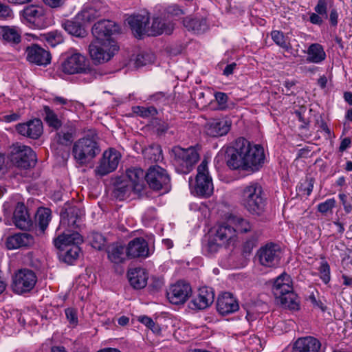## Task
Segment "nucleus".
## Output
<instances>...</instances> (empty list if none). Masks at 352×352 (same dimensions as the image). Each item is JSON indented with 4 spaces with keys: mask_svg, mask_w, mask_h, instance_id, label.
Instances as JSON below:
<instances>
[{
    "mask_svg": "<svg viewBox=\"0 0 352 352\" xmlns=\"http://www.w3.org/2000/svg\"><path fill=\"white\" fill-rule=\"evenodd\" d=\"M214 236L217 241L224 243L225 246L234 245L237 238L236 229L230 225L228 221L218 226Z\"/></svg>",
    "mask_w": 352,
    "mask_h": 352,
    "instance_id": "obj_21",
    "label": "nucleus"
},
{
    "mask_svg": "<svg viewBox=\"0 0 352 352\" xmlns=\"http://www.w3.org/2000/svg\"><path fill=\"white\" fill-rule=\"evenodd\" d=\"M16 130L21 135L37 140L43 134V123L38 118L30 120L27 122L16 124Z\"/></svg>",
    "mask_w": 352,
    "mask_h": 352,
    "instance_id": "obj_18",
    "label": "nucleus"
},
{
    "mask_svg": "<svg viewBox=\"0 0 352 352\" xmlns=\"http://www.w3.org/2000/svg\"><path fill=\"white\" fill-rule=\"evenodd\" d=\"M172 155L176 170L182 174L190 173L199 159L197 150L192 146L183 148L175 146L172 148Z\"/></svg>",
    "mask_w": 352,
    "mask_h": 352,
    "instance_id": "obj_6",
    "label": "nucleus"
},
{
    "mask_svg": "<svg viewBox=\"0 0 352 352\" xmlns=\"http://www.w3.org/2000/svg\"><path fill=\"white\" fill-rule=\"evenodd\" d=\"M14 17V12L10 6L0 1V19L8 20Z\"/></svg>",
    "mask_w": 352,
    "mask_h": 352,
    "instance_id": "obj_54",
    "label": "nucleus"
},
{
    "mask_svg": "<svg viewBox=\"0 0 352 352\" xmlns=\"http://www.w3.org/2000/svg\"><path fill=\"white\" fill-rule=\"evenodd\" d=\"M43 119L47 125L58 131L62 126V122L58 118L57 114L48 106L43 107Z\"/></svg>",
    "mask_w": 352,
    "mask_h": 352,
    "instance_id": "obj_44",
    "label": "nucleus"
},
{
    "mask_svg": "<svg viewBox=\"0 0 352 352\" xmlns=\"http://www.w3.org/2000/svg\"><path fill=\"white\" fill-rule=\"evenodd\" d=\"M197 176H203V177H209L208 170V162L206 160H203L197 167Z\"/></svg>",
    "mask_w": 352,
    "mask_h": 352,
    "instance_id": "obj_61",
    "label": "nucleus"
},
{
    "mask_svg": "<svg viewBox=\"0 0 352 352\" xmlns=\"http://www.w3.org/2000/svg\"><path fill=\"white\" fill-rule=\"evenodd\" d=\"M145 173L140 168H130L126 170L127 181L133 187V192L140 194L144 188Z\"/></svg>",
    "mask_w": 352,
    "mask_h": 352,
    "instance_id": "obj_26",
    "label": "nucleus"
},
{
    "mask_svg": "<svg viewBox=\"0 0 352 352\" xmlns=\"http://www.w3.org/2000/svg\"><path fill=\"white\" fill-rule=\"evenodd\" d=\"M272 292L277 301L283 307L292 311L300 309V300L294 292L291 276L285 272L273 280Z\"/></svg>",
    "mask_w": 352,
    "mask_h": 352,
    "instance_id": "obj_3",
    "label": "nucleus"
},
{
    "mask_svg": "<svg viewBox=\"0 0 352 352\" xmlns=\"http://www.w3.org/2000/svg\"><path fill=\"white\" fill-rule=\"evenodd\" d=\"M145 180L151 189L162 191L161 194L167 193L171 189L170 175L160 166H151L145 175Z\"/></svg>",
    "mask_w": 352,
    "mask_h": 352,
    "instance_id": "obj_7",
    "label": "nucleus"
},
{
    "mask_svg": "<svg viewBox=\"0 0 352 352\" xmlns=\"http://www.w3.org/2000/svg\"><path fill=\"white\" fill-rule=\"evenodd\" d=\"M228 221L230 224L234 226L236 233L239 232L240 233L250 232L252 234L253 232H256L254 230L253 225L248 219L241 216L230 214Z\"/></svg>",
    "mask_w": 352,
    "mask_h": 352,
    "instance_id": "obj_34",
    "label": "nucleus"
},
{
    "mask_svg": "<svg viewBox=\"0 0 352 352\" xmlns=\"http://www.w3.org/2000/svg\"><path fill=\"white\" fill-rule=\"evenodd\" d=\"M142 154L145 160L151 162H158L163 160L162 149L157 144H151L142 150Z\"/></svg>",
    "mask_w": 352,
    "mask_h": 352,
    "instance_id": "obj_40",
    "label": "nucleus"
},
{
    "mask_svg": "<svg viewBox=\"0 0 352 352\" xmlns=\"http://www.w3.org/2000/svg\"><path fill=\"white\" fill-rule=\"evenodd\" d=\"M321 342L313 336L299 338L294 342L292 352H320Z\"/></svg>",
    "mask_w": 352,
    "mask_h": 352,
    "instance_id": "obj_24",
    "label": "nucleus"
},
{
    "mask_svg": "<svg viewBox=\"0 0 352 352\" xmlns=\"http://www.w3.org/2000/svg\"><path fill=\"white\" fill-rule=\"evenodd\" d=\"M62 71L67 74H86L91 78H96L100 75L95 69L89 65V60L76 50H71L66 54V58L61 64Z\"/></svg>",
    "mask_w": 352,
    "mask_h": 352,
    "instance_id": "obj_5",
    "label": "nucleus"
},
{
    "mask_svg": "<svg viewBox=\"0 0 352 352\" xmlns=\"http://www.w3.org/2000/svg\"><path fill=\"white\" fill-rule=\"evenodd\" d=\"M131 191L133 192V187L126 179H118L114 184L113 196L120 201L124 200L129 197Z\"/></svg>",
    "mask_w": 352,
    "mask_h": 352,
    "instance_id": "obj_36",
    "label": "nucleus"
},
{
    "mask_svg": "<svg viewBox=\"0 0 352 352\" xmlns=\"http://www.w3.org/2000/svg\"><path fill=\"white\" fill-rule=\"evenodd\" d=\"M37 282L35 272L27 268L19 270L12 276V288L17 294L30 292Z\"/></svg>",
    "mask_w": 352,
    "mask_h": 352,
    "instance_id": "obj_8",
    "label": "nucleus"
},
{
    "mask_svg": "<svg viewBox=\"0 0 352 352\" xmlns=\"http://www.w3.org/2000/svg\"><path fill=\"white\" fill-rule=\"evenodd\" d=\"M167 13L172 16H179L185 14L184 11L176 4L169 6L166 8Z\"/></svg>",
    "mask_w": 352,
    "mask_h": 352,
    "instance_id": "obj_59",
    "label": "nucleus"
},
{
    "mask_svg": "<svg viewBox=\"0 0 352 352\" xmlns=\"http://www.w3.org/2000/svg\"><path fill=\"white\" fill-rule=\"evenodd\" d=\"M12 162L18 168L28 169L36 165V155L30 146L17 145L12 151Z\"/></svg>",
    "mask_w": 352,
    "mask_h": 352,
    "instance_id": "obj_10",
    "label": "nucleus"
},
{
    "mask_svg": "<svg viewBox=\"0 0 352 352\" xmlns=\"http://www.w3.org/2000/svg\"><path fill=\"white\" fill-rule=\"evenodd\" d=\"M25 53L26 59L30 63L46 67L51 63L50 52L37 44H32L27 47Z\"/></svg>",
    "mask_w": 352,
    "mask_h": 352,
    "instance_id": "obj_17",
    "label": "nucleus"
},
{
    "mask_svg": "<svg viewBox=\"0 0 352 352\" xmlns=\"http://www.w3.org/2000/svg\"><path fill=\"white\" fill-rule=\"evenodd\" d=\"M128 278L134 289H140L146 285L148 275L144 269L138 267L128 272Z\"/></svg>",
    "mask_w": 352,
    "mask_h": 352,
    "instance_id": "obj_31",
    "label": "nucleus"
},
{
    "mask_svg": "<svg viewBox=\"0 0 352 352\" xmlns=\"http://www.w3.org/2000/svg\"><path fill=\"white\" fill-rule=\"evenodd\" d=\"M44 39L51 47H55L63 42L62 34L58 31H52L43 35Z\"/></svg>",
    "mask_w": 352,
    "mask_h": 352,
    "instance_id": "obj_51",
    "label": "nucleus"
},
{
    "mask_svg": "<svg viewBox=\"0 0 352 352\" xmlns=\"http://www.w3.org/2000/svg\"><path fill=\"white\" fill-rule=\"evenodd\" d=\"M59 253V258L63 262L72 265L77 260L79 256L80 248L78 245H72L69 248H60Z\"/></svg>",
    "mask_w": 352,
    "mask_h": 352,
    "instance_id": "obj_42",
    "label": "nucleus"
},
{
    "mask_svg": "<svg viewBox=\"0 0 352 352\" xmlns=\"http://www.w3.org/2000/svg\"><path fill=\"white\" fill-rule=\"evenodd\" d=\"M66 318L71 324L76 325L78 322L77 311L74 308L69 307L65 311Z\"/></svg>",
    "mask_w": 352,
    "mask_h": 352,
    "instance_id": "obj_56",
    "label": "nucleus"
},
{
    "mask_svg": "<svg viewBox=\"0 0 352 352\" xmlns=\"http://www.w3.org/2000/svg\"><path fill=\"white\" fill-rule=\"evenodd\" d=\"M184 25L197 34L204 32L208 29L206 20L204 18L186 17L183 21Z\"/></svg>",
    "mask_w": 352,
    "mask_h": 352,
    "instance_id": "obj_41",
    "label": "nucleus"
},
{
    "mask_svg": "<svg viewBox=\"0 0 352 352\" xmlns=\"http://www.w3.org/2000/svg\"><path fill=\"white\" fill-rule=\"evenodd\" d=\"M75 130L73 128H69L67 131L61 130L56 133L57 142L59 144L68 146L74 140V135Z\"/></svg>",
    "mask_w": 352,
    "mask_h": 352,
    "instance_id": "obj_48",
    "label": "nucleus"
},
{
    "mask_svg": "<svg viewBox=\"0 0 352 352\" xmlns=\"http://www.w3.org/2000/svg\"><path fill=\"white\" fill-rule=\"evenodd\" d=\"M309 299L314 307L320 309L322 312L327 310V306L320 300H318L313 293L309 296Z\"/></svg>",
    "mask_w": 352,
    "mask_h": 352,
    "instance_id": "obj_60",
    "label": "nucleus"
},
{
    "mask_svg": "<svg viewBox=\"0 0 352 352\" xmlns=\"http://www.w3.org/2000/svg\"><path fill=\"white\" fill-rule=\"evenodd\" d=\"M281 250L278 245L268 243L256 252L259 263L266 267H276L280 263Z\"/></svg>",
    "mask_w": 352,
    "mask_h": 352,
    "instance_id": "obj_11",
    "label": "nucleus"
},
{
    "mask_svg": "<svg viewBox=\"0 0 352 352\" xmlns=\"http://www.w3.org/2000/svg\"><path fill=\"white\" fill-rule=\"evenodd\" d=\"M52 219V210L48 208L40 207L35 214V226L38 228V234H43Z\"/></svg>",
    "mask_w": 352,
    "mask_h": 352,
    "instance_id": "obj_33",
    "label": "nucleus"
},
{
    "mask_svg": "<svg viewBox=\"0 0 352 352\" xmlns=\"http://www.w3.org/2000/svg\"><path fill=\"white\" fill-rule=\"evenodd\" d=\"M164 285V282L162 278H157V277H153L151 279V283L148 285V287L153 292H156L160 291Z\"/></svg>",
    "mask_w": 352,
    "mask_h": 352,
    "instance_id": "obj_58",
    "label": "nucleus"
},
{
    "mask_svg": "<svg viewBox=\"0 0 352 352\" xmlns=\"http://www.w3.org/2000/svg\"><path fill=\"white\" fill-rule=\"evenodd\" d=\"M101 16V12L94 7L86 8L77 14V19H81L83 23H91Z\"/></svg>",
    "mask_w": 352,
    "mask_h": 352,
    "instance_id": "obj_46",
    "label": "nucleus"
},
{
    "mask_svg": "<svg viewBox=\"0 0 352 352\" xmlns=\"http://www.w3.org/2000/svg\"><path fill=\"white\" fill-rule=\"evenodd\" d=\"M107 47L104 45V43L100 41L92 42L89 45V54L95 63L101 64L111 58L113 54L108 50Z\"/></svg>",
    "mask_w": 352,
    "mask_h": 352,
    "instance_id": "obj_22",
    "label": "nucleus"
},
{
    "mask_svg": "<svg viewBox=\"0 0 352 352\" xmlns=\"http://www.w3.org/2000/svg\"><path fill=\"white\" fill-rule=\"evenodd\" d=\"M241 203L252 214L260 215L264 211L265 199L261 186L252 182L241 192Z\"/></svg>",
    "mask_w": 352,
    "mask_h": 352,
    "instance_id": "obj_4",
    "label": "nucleus"
},
{
    "mask_svg": "<svg viewBox=\"0 0 352 352\" xmlns=\"http://www.w3.org/2000/svg\"><path fill=\"white\" fill-rule=\"evenodd\" d=\"M126 248L118 243H113L108 248L107 254L109 259L114 263H122L124 260Z\"/></svg>",
    "mask_w": 352,
    "mask_h": 352,
    "instance_id": "obj_43",
    "label": "nucleus"
},
{
    "mask_svg": "<svg viewBox=\"0 0 352 352\" xmlns=\"http://www.w3.org/2000/svg\"><path fill=\"white\" fill-rule=\"evenodd\" d=\"M126 22L135 38L140 39L144 35L148 36V13L132 14L126 19Z\"/></svg>",
    "mask_w": 352,
    "mask_h": 352,
    "instance_id": "obj_14",
    "label": "nucleus"
},
{
    "mask_svg": "<svg viewBox=\"0 0 352 352\" xmlns=\"http://www.w3.org/2000/svg\"><path fill=\"white\" fill-rule=\"evenodd\" d=\"M315 179L311 176H307L305 180L298 186L299 192L304 195H309L314 188Z\"/></svg>",
    "mask_w": 352,
    "mask_h": 352,
    "instance_id": "obj_52",
    "label": "nucleus"
},
{
    "mask_svg": "<svg viewBox=\"0 0 352 352\" xmlns=\"http://www.w3.org/2000/svg\"><path fill=\"white\" fill-rule=\"evenodd\" d=\"M258 242V234L257 232H253L251 235L247 237L242 244V254L246 257L250 256Z\"/></svg>",
    "mask_w": 352,
    "mask_h": 352,
    "instance_id": "obj_45",
    "label": "nucleus"
},
{
    "mask_svg": "<svg viewBox=\"0 0 352 352\" xmlns=\"http://www.w3.org/2000/svg\"><path fill=\"white\" fill-rule=\"evenodd\" d=\"M225 245L224 243H221L220 241L216 240V237L214 236L213 239L209 240L207 249L208 252L211 254H214L218 252L220 248Z\"/></svg>",
    "mask_w": 352,
    "mask_h": 352,
    "instance_id": "obj_57",
    "label": "nucleus"
},
{
    "mask_svg": "<svg viewBox=\"0 0 352 352\" xmlns=\"http://www.w3.org/2000/svg\"><path fill=\"white\" fill-rule=\"evenodd\" d=\"M336 200L334 198L329 199L318 205V210L322 214H325L335 207Z\"/></svg>",
    "mask_w": 352,
    "mask_h": 352,
    "instance_id": "obj_55",
    "label": "nucleus"
},
{
    "mask_svg": "<svg viewBox=\"0 0 352 352\" xmlns=\"http://www.w3.org/2000/svg\"><path fill=\"white\" fill-rule=\"evenodd\" d=\"M120 31L119 25L111 20H100L92 27V34L96 37L97 41L105 43L111 41V36L118 33Z\"/></svg>",
    "mask_w": 352,
    "mask_h": 352,
    "instance_id": "obj_12",
    "label": "nucleus"
},
{
    "mask_svg": "<svg viewBox=\"0 0 352 352\" xmlns=\"http://www.w3.org/2000/svg\"><path fill=\"white\" fill-rule=\"evenodd\" d=\"M173 25L171 23H166L160 17L153 19L151 27L148 26V36H157L162 34H170L173 30Z\"/></svg>",
    "mask_w": 352,
    "mask_h": 352,
    "instance_id": "obj_32",
    "label": "nucleus"
},
{
    "mask_svg": "<svg viewBox=\"0 0 352 352\" xmlns=\"http://www.w3.org/2000/svg\"><path fill=\"white\" fill-rule=\"evenodd\" d=\"M60 216V226L72 230L80 226L85 211L76 204L67 202L63 206Z\"/></svg>",
    "mask_w": 352,
    "mask_h": 352,
    "instance_id": "obj_9",
    "label": "nucleus"
},
{
    "mask_svg": "<svg viewBox=\"0 0 352 352\" xmlns=\"http://www.w3.org/2000/svg\"><path fill=\"white\" fill-rule=\"evenodd\" d=\"M192 289L189 283L178 281L173 285L167 292V298L174 305L184 304L191 296Z\"/></svg>",
    "mask_w": 352,
    "mask_h": 352,
    "instance_id": "obj_15",
    "label": "nucleus"
},
{
    "mask_svg": "<svg viewBox=\"0 0 352 352\" xmlns=\"http://www.w3.org/2000/svg\"><path fill=\"white\" fill-rule=\"evenodd\" d=\"M239 309L237 300L230 292H224L218 296L217 310L222 316L232 314Z\"/></svg>",
    "mask_w": 352,
    "mask_h": 352,
    "instance_id": "obj_19",
    "label": "nucleus"
},
{
    "mask_svg": "<svg viewBox=\"0 0 352 352\" xmlns=\"http://www.w3.org/2000/svg\"><path fill=\"white\" fill-rule=\"evenodd\" d=\"M307 61L313 63H320L326 58V54L322 46L318 43H312L307 49Z\"/></svg>",
    "mask_w": 352,
    "mask_h": 352,
    "instance_id": "obj_39",
    "label": "nucleus"
},
{
    "mask_svg": "<svg viewBox=\"0 0 352 352\" xmlns=\"http://www.w3.org/2000/svg\"><path fill=\"white\" fill-rule=\"evenodd\" d=\"M195 190L199 196H210L213 192L212 178L210 177H203V176H197Z\"/></svg>",
    "mask_w": 352,
    "mask_h": 352,
    "instance_id": "obj_35",
    "label": "nucleus"
},
{
    "mask_svg": "<svg viewBox=\"0 0 352 352\" xmlns=\"http://www.w3.org/2000/svg\"><path fill=\"white\" fill-rule=\"evenodd\" d=\"M339 198L342 204L343 205L344 210L346 213L349 214L352 211V206L350 203L347 201V196L346 195L342 193L339 194Z\"/></svg>",
    "mask_w": 352,
    "mask_h": 352,
    "instance_id": "obj_63",
    "label": "nucleus"
},
{
    "mask_svg": "<svg viewBox=\"0 0 352 352\" xmlns=\"http://www.w3.org/2000/svg\"><path fill=\"white\" fill-rule=\"evenodd\" d=\"M331 26L336 27L338 23V12L336 8H331L329 16H328Z\"/></svg>",
    "mask_w": 352,
    "mask_h": 352,
    "instance_id": "obj_62",
    "label": "nucleus"
},
{
    "mask_svg": "<svg viewBox=\"0 0 352 352\" xmlns=\"http://www.w3.org/2000/svg\"><path fill=\"white\" fill-rule=\"evenodd\" d=\"M318 272L322 282L324 284L329 283L331 280L330 266L327 261H324L321 262L318 267Z\"/></svg>",
    "mask_w": 352,
    "mask_h": 352,
    "instance_id": "obj_53",
    "label": "nucleus"
},
{
    "mask_svg": "<svg viewBox=\"0 0 352 352\" xmlns=\"http://www.w3.org/2000/svg\"><path fill=\"white\" fill-rule=\"evenodd\" d=\"M214 292L212 288L202 287L198 289L188 304V307L192 310L205 309L210 307L214 302Z\"/></svg>",
    "mask_w": 352,
    "mask_h": 352,
    "instance_id": "obj_16",
    "label": "nucleus"
},
{
    "mask_svg": "<svg viewBox=\"0 0 352 352\" xmlns=\"http://www.w3.org/2000/svg\"><path fill=\"white\" fill-rule=\"evenodd\" d=\"M120 153L113 148L105 151L95 171L96 175L104 176L114 171L119 164Z\"/></svg>",
    "mask_w": 352,
    "mask_h": 352,
    "instance_id": "obj_13",
    "label": "nucleus"
},
{
    "mask_svg": "<svg viewBox=\"0 0 352 352\" xmlns=\"http://www.w3.org/2000/svg\"><path fill=\"white\" fill-rule=\"evenodd\" d=\"M21 14L34 27L36 28L43 27L41 20L44 15V11L42 8L36 7L34 5L28 6L21 11Z\"/></svg>",
    "mask_w": 352,
    "mask_h": 352,
    "instance_id": "obj_27",
    "label": "nucleus"
},
{
    "mask_svg": "<svg viewBox=\"0 0 352 352\" xmlns=\"http://www.w3.org/2000/svg\"><path fill=\"white\" fill-rule=\"evenodd\" d=\"M91 246L98 250H102L106 245V238L100 233L94 232L90 236Z\"/></svg>",
    "mask_w": 352,
    "mask_h": 352,
    "instance_id": "obj_50",
    "label": "nucleus"
},
{
    "mask_svg": "<svg viewBox=\"0 0 352 352\" xmlns=\"http://www.w3.org/2000/svg\"><path fill=\"white\" fill-rule=\"evenodd\" d=\"M85 23L81 19H77V15L71 20H65L62 23V27L69 34L76 37L83 38L87 35V31L84 27Z\"/></svg>",
    "mask_w": 352,
    "mask_h": 352,
    "instance_id": "obj_30",
    "label": "nucleus"
},
{
    "mask_svg": "<svg viewBox=\"0 0 352 352\" xmlns=\"http://www.w3.org/2000/svg\"><path fill=\"white\" fill-rule=\"evenodd\" d=\"M230 124L225 120L214 119L206 125V133L211 137L223 136L228 133Z\"/></svg>",
    "mask_w": 352,
    "mask_h": 352,
    "instance_id": "obj_29",
    "label": "nucleus"
},
{
    "mask_svg": "<svg viewBox=\"0 0 352 352\" xmlns=\"http://www.w3.org/2000/svg\"><path fill=\"white\" fill-rule=\"evenodd\" d=\"M70 230L68 229V232H63L54 239V243L57 249L69 248L72 245L79 246L82 243V236L78 232H71Z\"/></svg>",
    "mask_w": 352,
    "mask_h": 352,
    "instance_id": "obj_25",
    "label": "nucleus"
},
{
    "mask_svg": "<svg viewBox=\"0 0 352 352\" xmlns=\"http://www.w3.org/2000/svg\"><path fill=\"white\" fill-rule=\"evenodd\" d=\"M271 36L274 42L285 51L288 52L291 50V44L287 41L283 32L278 30H273L271 32Z\"/></svg>",
    "mask_w": 352,
    "mask_h": 352,
    "instance_id": "obj_47",
    "label": "nucleus"
},
{
    "mask_svg": "<svg viewBox=\"0 0 352 352\" xmlns=\"http://www.w3.org/2000/svg\"><path fill=\"white\" fill-rule=\"evenodd\" d=\"M263 147L241 137L231 142L225 151V160L231 170L255 173L264 165Z\"/></svg>",
    "mask_w": 352,
    "mask_h": 352,
    "instance_id": "obj_1",
    "label": "nucleus"
},
{
    "mask_svg": "<svg viewBox=\"0 0 352 352\" xmlns=\"http://www.w3.org/2000/svg\"><path fill=\"white\" fill-rule=\"evenodd\" d=\"M13 221L14 225L21 230H28L32 226V221L23 203L19 202L16 206L13 214Z\"/></svg>",
    "mask_w": 352,
    "mask_h": 352,
    "instance_id": "obj_23",
    "label": "nucleus"
},
{
    "mask_svg": "<svg viewBox=\"0 0 352 352\" xmlns=\"http://www.w3.org/2000/svg\"><path fill=\"white\" fill-rule=\"evenodd\" d=\"M155 56L152 53L142 52L137 55L135 65L136 67H141L154 62Z\"/></svg>",
    "mask_w": 352,
    "mask_h": 352,
    "instance_id": "obj_49",
    "label": "nucleus"
},
{
    "mask_svg": "<svg viewBox=\"0 0 352 352\" xmlns=\"http://www.w3.org/2000/svg\"><path fill=\"white\" fill-rule=\"evenodd\" d=\"M149 248L147 241L142 237L130 241L126 248V255L130 258L147 257Z\"/></svg>",
    "mask_w": 352,
    "mask_h": 352,
    "instance_id": "obj_20",
    "label": "nucleus"
},
{
    "mask_svg": "<svg viewBox=\"0 0 352 352\" xmlns=\"http://www.w3.org/2000/svg\"><path fill=\"white\" fill-rule=\"evenodd\" d=\"M34 243V237L27 232L17 233L8 236L6 239V247L9 250H14L22 247L30 246Z\"/></svg>",
    "mask_w": 352,
    "mask_h": 352,
    "instance_id": "obj_28",
    "label": "nucleus"
},
{
    "mask_svg": "<svg viewBox=\"0 0 352 352\" xmlns=\"http://www.w3.org/2000/svg\"><path fill=\"white\" fill-rule=\"evenodd\" d=\"M327 1L318 0L314 8L316 13H311L309 16V21L314 25H321L323 23L322 16L324 19H328L327 14Z\"/></svg>",
    "mask_w": 352,
    "mask_h": 352,
    "instance_id": "obj_38",
    "label": "nucleus"
},
{
    "mask_svg": "<svg viewBox=\"0 0 352 352\" xmlns=\"http://www.w3.org/2000/svg\"><path fill=\"white\" fill-rule=\"evenodd\" d=\"M0 38L10 44L21 42V32L16 27L0 26Z\"/></svg>",
    "mask_w": 352,
    "mask_h": 352,
    "instance_id": "obj_37",
    "label": "nucleus"
},
{
    "mask_svg": "<svg viewBox=\"0 0 352 352\" xmlns=\"http://www.w3.org/2000/svg\"><path fill=\"white\" fill-rule=\"evenodd\" d=\"M99 140L96 131L89 129L82 138L74 143L72 153L77 164L85 165L100 153Z\"/></svg>",
    "mask_w": 352,
    "mask_h": 352,
    "instance_id": "obj_2",
    "label": "nucleus"
},
{
    "mask_svg": "<svg viewBox=\"0 0 352 352\" xmlns=\"http://www.w3.org/2000/svg\"><path fill=\"white\" fill-rule=\"evenodd\" d=\"M138 320L141 323L145 324L148 328L154 331V327H155V324L151 318L148 317L146 316H142L139 317Z\"/></svg>",
    "mask_w": 352,
    "mask_h": 352,
    "instance_id": "obj_64",
    "label": "nucleus"
}]
</instances>
